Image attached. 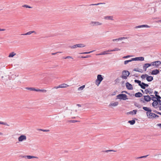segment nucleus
<instances>
[{"label": "nucleus", "instance_id": "obj_5", "mask_svg": "<svg viewBox=\"0 0 161 161\" xmlns=\"http://www.w3.org/2000/svg\"><path fill=\"white\" fill-rule=\"evenodd\" d=\"M85 47V45H84L83 44H76L72 46H70L69 47L71 49H73L76 48L77 47Z\"/></svg>", "mask_w": 161, "mask_h": 161}, {"label": "nucleus", "instance_id": "obj_59", "mask_svg": "<svg viewBox=\"0 0 161 161\" xmlns=\"http://www.w3.org/2000/svg\"><path fill=\"white\" fill-rule=\"evenodd\" d=\"M157 114L161 115V113L160 112L157 113Z\"/></svg>", "mask_w": 161, "mask_h": 161}, {"label": "nucleus", "instance_id": "obj_61", "mask_svg": "<svg viewBox=\"0 0 161 161\" xmlns=\"http://www.w3.org/2000/svg\"><path fill=\"white\" fill-rule=\"evenodd\" d=\"M3 135V133L1 132H0V135Z\"/></svg>", "mask_w": 161, "mask_h": 161}, {"label": "nucleus", "instance_id": "obj_63", "mask_svg": "<svg viewBox=\"0 0 161 161\" xmlns=\"http://www.w3.org/2000/svg\"><path fill=\"white\" fill-rule=\"evenodd\" d=\"M158 22H161V19L158 20Z\"/></svg>", "mask_w": 161, "mask_h": 161}, {"label": "nucleus", "instance_id": "obj_11", "mask_svg": "<svg viewBox=\"0 0 161 161\" xmlns=\"http://www.w3.org/2000/svg\"><path fill=\"white\" fill-rule=\"evenodd\" d=\"M144 92L146 94H147L148 93L151 94L153 93V91L151 88H149L145 89L144 91Z\"/></svg>", "mask_w": 161, "mask_h": 161}, {"label": "nucleus", "instance_id": "obj_60", "mask_svg": "<svg viewBox=\"0 0 161 161\" xmlns=\"http://www.w3.org/2000/svg\"><path fill=\"white\" fill-rule=\"evenodd\" d=\"M154 112H155V113H157H157H159L158 112L156 111H154Z\"/></svg>", "mask_w": 161, "mask_h": 161}, {"label": "nucleus", "instance_id": "obj_48", "mask_svg": "<svg viewBox=\"0 0 161 161\" xmlns=\"http://www.w3.org/2000/svg\"><path fill=\"white\" fill-rule=\"evenodd\" d=\"M133 70L135 71H137L138 72H142V71H139V70H138V69H134Z\"/></svg>", "mask_w": 161, "mask_h": 161}, {"label": "nucleus", "instance_id": "obj_13", "mask_svg": "<svg viewBox=\"0 0 161 161\" xmlns=\"http://www.w3.org/2000/svg\"><path fill=\"white\" fill-rule=\"evenodd\" d=\"M144 99L145 101L149 102L151 100V98L148 95L144 96Z\"/></svg>", "mask_w": 161, "mask_h": 161}, {"label": "nucleus", "instance_id": "obj_2", "mask_svg": "<svg viewBox=\"0 0 161 161\" xmlns=\"http://www.w3.org/2000/svg\"><path fill=\"white\" fill-rule=\"evenodd\" d=\"M130 75V73L128 71L126 70H123L122 72V75L121 76V78L123 79L126 80Z\"/></svg>", "mask_w": 161, "mask_h": 161}, {"label": "nucleus", "instance_id": "obj_40", "mask_svg": "<svg viewBox=\"0 0 161 161\" xmlns=\"http://www.w3.org/2000/svg\"><path fill=\"white\" fill-rule=\"evenodd\" d=\"M108 52H111V51H108V50L107 51H104V52H102L103 55L108 54Z\"/></svg>", "mask_w": 161, "mask_h": 161}, {"label": "nucleus", "instance_id": "obj_35", "mask_svg": "<svg viewBox=\"0 0 161 161\" xmlns=\"http://www.w3.org/2000/svg\"><path fill=\"white\" fill-rule=\"evenodd\" d=\"M25 157H26V158L28 159H31V158H36V157H35L34 156H30V155L26 156H25Z\"/></svg>", "mask_w": 161, "mask_h": 161}, {"label": "nucleus", "instance_id": "obj_44", "mask_svg": "<svg viewBox=\"0 0 161 161\" xmlns=\"http://www.w3.org/2000/svg\"><path fill=\"white\" fill-rule=\"evenodd\" d=\"M104 152H105L107 153V152H116V151L113 150H107L105 151H104Z\"/></svg>", "mask_w": 161, "mask_h": 161}, {"label": "nucleus", "instance_id": "obj_30", "mask_svg": "<svg viewBox=\"0 0 161 161\" xmlns=\"http://www.w3.org/2000/svg\"><path fill=\"white\" fill-rule=\"evenodd\" d=\"M142 86H143L144 87V88H142L143 89H145V87H148V85L147 84H145L144 82L142 83Z\"/></svg>", "mask_w": 161, "mask_h": 161}, {"label": "nucleus", "instance_id": "obj_57", "mask_svg": "<svg viewBox=\"0 0 161 161\" xmlns=\"http://www.w3.org/2000/svg\"><path fill=\"white\" fill-rule=\"evenodd\" d=\"M5 30L4 29H0V31H4Z\"/></svg>", "mask_w": 161, "mask_h": 161}, {"label": "nucleus", "instance_id": "obj_7", "mask_svg": "<svg viewBox=\"0 0 161 161\" xmlns=\"http://www.w3.org/2000/svg\"><path fill=\"white\" fill-rule=\"evenodd\" d=\"M26 139V136L25 135H21L18 138L19 142H21L24 141H25Z\"/></svg>", "mask_w": 161, "mask_h": 161}, {"label": "nucleus", "instance_id": "obj_29", "mask_svg": "<svg viewBox=\"0 0 161 161\" xmlns=\"http://www.w3.org/2000/svg\"><path fill=\"white\" fill-rule=\"evenodd\" d=\"M85 86L84 85L78 88V91H82L85 88Z\"/></svg>", "mask_w": 161, "mask_h": 161}, {"label": "nucleus", "instance_id": "obj_36", "mask_svg": "<svg viewBox=\"0 0 161 161\" xmlns=\"http://www.w3.org/2000/svg\"><path fill=\"white\" fill-rule=\"evenodd\" d=\"M132 61H133V60H132V58L131 60H126L124 61V64H128L129 62Z\"/></svg>", "mask_w": 161, "mask_h": 161}, {"label": "nucleus", "instance_id": "obj_17", "mask_svg": "<svg viewBox=\"0 0 161 161\" xmlns=\"http://www.w3.org/2000/svg\"><path fill=\"white\" fill-rule=\"evenodd\" d=\"M127 37H120L118 39H114L112 40V41L113 42H115L116 41H119V40H122L124 39H127Z\"/></svg>", "mask_w": 161, "mask_h": 161}, {"label": "nucleus", "instance_id": "obj_49", "mask_svg": "<svg viewBox=\"0 0 161 161\" xmlns=\"http://www.w3.org/2000/svg\"><path fill=\"white\" fill-rule=\"evenodd\" d=\"M62 53V52H57L54 53H52V55H55V54H56L57 53Z\"/></svg>", "mask_w": 161, "mask_h": 161}, {"label": "nucleus", "instance_id": "obj_55", "mask_svg": "<svg viewBox=\"0 0 161 161\" xmlns=\"http://www.w3.org/2000/svg\"><path fill=\"white\" fill-rule=\"evenodd\" d=\"M59 85L58 86H56V87H55V88H56V89H57V88H61V87H59Z\"/></svg>", "mask_w": 161, "mask_h": 161}, {"label": "nucleus", "instance_id": "obj_16", "mask_svg": "<svg viewBox=\"0 0 161 161\" xmlns=\"http://www.w3.org/2000/svg\"><path fill=\"white\" fill-rule=\"evenodd\" d=\"M135 82L138 84L139 86H140L142 88H144L143 86H142V83L141 81L137 80H134Z\"/></svg>", "mask_w": 161, "mask_h": 161}, {"label": "nucleus", "instance_id": "obj_21", "mask_svg": "<svg viewBox=\"0 0 161 161\" xmlns=\"http://www.w3.org/2000/svg\"><path fill=\"white\" fill-rule=\"evenodd\" d=\"M143 27H145L147 28H149L150 27V26L147 25H139L137 26H136L135 27V28H142Z\"/></svg>", "mask_w": 161, "mask_h": 161}, {"label": "nucleus", "instance_id": "obj_15", "mask_svg": "<svg viewBox=\"0 0 161 161\" xmlns=\"http://www.w3.org/2000/svg\"><path fill=\"white\" fill-rule=\"evenodd\" d=\"M159 73V70L156 69L152 71L151 72V74L152 75H156L157 74H158Z\"/></svg>", "mask_w": 161, "mask_h": 161}, {"label": "nucleus", "instance_id": "obj_10", "mask_svg": "<svg viewBox=\"0 0 161 161\" xmlns=\"http://www.w3.org/2000/svg\"><path fill=\"white\" fill-rule=\"evenodd\" d=\"M132 60L135 61H143L144 60V58L142 57H136L135 58H132Z\"/></svg>", "mask_w": 161, "mask_h": 161}, {"label": "nucleus", "instance_id": "obj_54", "mask_svg": "<svg viewBox=\"0 0 161 161\" xmlns=\"http://www.w3.org/2000/svg\"><path fill=\"white\" fill-rule=\"evenodd\" d=\"M97 55H103V53L96 54Z\"/></svg>", "mask_w": 161, "mask_h": 161}, {"label": "nucleus", "instance_id": "obj_4", "mask_svg": "<svg viewBox=\"0 0 161 161\" xmlns=\"http://www.w3.org/2000/svg\"><path fill=\"white\" fill-rule=\"evenodd\" d=\"M117 99L120 100H125L127 99V96L124 94H120L117 96Z\"/></svg>", "mask_w": 161, "mask_h": 161}, {"label": "nucleus", "instance_id": "obj_41", "mask_svg": "<svg viewBox=\"0 0 161 161\" xmlns=\"http://www.w3.org/2000/svg\"><path fill=\"white\" fill-rule=\"evenodd\" d=\"M155 96L157 97V101H158V102H159V100H160V99L161 98V97H160V96H159L157 94H156Z\"/></svg>", "mask_w": 161, "mask_h": 161}, {"label": "nucleus", "instance_id": "obj_23", "mask_svg": "<svg viewBox=\"0 0 161 161\" xmlns=\"http://www.w3.org/2000/svg\"><path fill=\"white\" fill-rule=\"evenodd\" d=\"M69 86L67 84L64 83L59 85V87H61V88H66Z\"/></svg>", "mask_w": 161, "mask_h": 161}, {"label": "nucleus", "instance_id": "obj_46", "mask_svg": "<svg viewBox=\"0 0 161 161\" xmlns=\"http://www.w3.org/2000/svg\"><path fill=\"white\" fill-rule=\"evenodd\" d=\"M147 156H148V155L140 157H138V158H145L147 157Z\"/></svg>", "mask_w": 161, "mask_h": 161}, {"label": "nucleus", "instance_id": "obj_25", "mask_svg": "<svg viewBox=\"0 0 161 161\" xmlns=\"http://www.w3.org/2000/svg\"><path fill=\"white\" fill-rule=\"evenodd\" d=\"M105 19L113 20V17L112 16H107L104 18Z\"/></svg>", "mask_w": 161, "mask_h": 161}, {"label": "nucleus", "instance_id": "obj_32", "mask_svg": "<svg viewBox=\"0 0 161 161\" xmlns=\"http://www.w3.org/2000/svg\"><path fill=\"white\" fill-rule=\"evenodd\" d=\"M128 122L130 125H133L135 123V121L134 120H131L129 121Z\"/></svg>", "mask_w": 161, "mask_h": 161}, {"label": "nucleus", "instance_id": "obj_14", "mask_svg": "<svg viewBox=\"0 0 161 161\" xmlns=\"http://www.w3.org/2000/svg\"><path fill=\"white\" fill-rule=\"evenodd\" d=\"M151 65V64H145L143 66V69L145 71H146L147 70V68L150 66Z\"/></svg>", "mask_w": 161, "mask_h": 161}, {"label": "nucleus", "instance_id": "obj_18", "mask_svg": "<svg viewBox=\"0 0 161 161\" xmlns=\"http://www.w3.org/2000/svg\"><path fill=\"white\" fill-rule=\"evenodd\" d=\"M91 24L93 25H102L101 23L97 22H92Z\"/></svg>", "mask_w": 161, "mask_h": 161}, {"label": "nucleus", "instance_id": "obj_62", "mask_svg": "<svg viewBox=\"0 0 161 161\" xmlns=\"http://www.w3.org/2000/svg\"><path fill=\"white\" fill-rule=\"evenodd\" d=\"M115 94H116V92H114V94H112V95H115Z\"/></svg>", "mask_w": 161, "mask_h": 161}, {"label": "nucleus", "instance_id": "obj_42", "mask_svg": "<svg viewBox=\"0 0 161 161\" xmlns=\"http://www.w3.org/2000/svg\"><path fill=\"white\" fill-rule=\"evenodd\" d=\"M94 51L93 50V51H90V52H85L82 53H81L80 54H89V53H91L92 52H93Z\"/></svg>", "mask_w": 161, "mask_h": 161}, {"label": "nucleus", "instance_id": "obj_50", "mask_svg": "<svg viewBox=\"0 0 161 161\" xmlns=\"http://www.w3.org/2000/svg\"><path fill=\"white\" fill-rule=\"evenodd\" d=\"M130 57V56L128 55L127 56H125L123 57V58H126Z\"/></svg>", "mask_w": 161, "mask_h": 161}, {"label": "nucleus", "instance_id": "obj_6", "mask_svg": "<svg viewBox=\"0 0 161 161\" xmlns=\"http://www.w3.org/2000/svg\"><path fill=\"white\" fill-rule=\"evenodd\" d=\"M119 104V102H111L109 105V107L113 108L114 107L117 106Z\"/></svg>", "mask_w": 161, "mask_h": 161}, {"label": "nucleus", "instance_id": "obj_64", "mask_svg": "<svg viewBox=\"0 0 161 161\" xmlns=\"http://www.w3.org/2000/svg\"><path fill=\"white\" fill-rule=\"evenodd\" d=\"M155 93H156V94H157L158 93V92L156 91H155Z\"/></svg>", "mask_w": 161, "mask_h": 161}, {"label": "nucleus", "instance_id": "obj_28", "mask_svg": "<svg viewBox=\"0 0 161 161\" xmlns=\"http://www.w3.org/2000/svg\"><path fill=\"white\" fill-rule=\"evenodd\" d=\"M36 92H47V90L45 89H36Z\"/></svg>", "mask_w": 161, "mask_h": 161}, {"label": "nucleus", "instance_id": "obj_53", "mask_svg": "<svg viewBox=\"0 0 161 161\" xmlns=\"http://www.w3.org/2000/svg\"><path fill=\"white\" fill-rule=\"evenodd\" d=\"M97 55H103V53L96 54Z\"/></svg>", "mask_w": 161, "mask_h": 161}, {"label": "nucleus", "instance_id": "obj_1", "mask_svg": "<svg viewBox=\"0 0 161 161\" xmlns=\"http://www.w3.org/2000/svg\"><path fill=\"white\" fill-rule=\"evenodd\" d=\"M146 114L147 117L150 119H153L159 117L158 115L156 114L152 113V111L149 112H147Z\"/></svg>", "mask_w": 161, "mask_h": 161}, {"label": "nucleus", "instance_id": "obj_58", "mask_svg": "<svg viewBox=\"0 0 161 161\" xmlns=\"http://www.w3.org/2000/svg\"><path fill=\"white\" fill-rule=\"evenodd\" d=\"M138 70H139V71H142L141 72H140L141 73H142L143 72L142 70V69H138Z\"/></svg>", "mask_w": 161, "mask_h": 161}, {"label": "nucleus", "instance_id": "obj_39", "mask_svg": "<svg viewBox=\"0 0 161 161\" xmlns=\"http://www.w3.org/2000/svg\"><path fill=\"white\" fill-rule=\"evenodd\" d=\"M0 124L3 125H7L8 126H9V125L8 124L6 123H4V122H1V121H0Z\"/></svg>", "mask_w": 161, "mask_h": 161}, {"label": "nucleus", "instance_id": "obj_34", "mask_svg": "<svg viewBox=\"0 0 161 161\" xmlns=\"http://www.w3.org/2000/svg\"><path fill=\"white\" fill-rule=\"evenodd\" d=\"M63 58L64 59H71L72 60L74 59L73 58L72 56H66L65 57H64V58Z\"/></svg>", "mask_w": 161, "mask_h": 161}, {"label": "nucleus", "instance_id": "obj_12", "mask_svg": "<svg viewBox=\"0 0 161 161\" xmlns=\"http://www.w3.org/2000/svg\"><path fill=\"white\" fill-rule=\"evenodd\" d=\"M34 33L35 34H36V33L35 31H30L27 32L26 33L23 34H21V35H30L32 33Z\"/></svg>", "mask_w": 161, "mask_h": 161}, {"label": "nucleus", "instance_id": "obj_19", "mask_svg": "<svg viewBox=\"0 0 161 161\" xmlns=\"http://www.w3.org/2000/svg\"><path fill=\"white\" fill-rule=\"evenodd\" d=\"M158 104H159L158 101L157 100H155L153 101L152 104V105L153 107H154L155 108H156V107L158 105Z\"/></svg>", "mask_w": 161, "mask_h": 161}, {"label": "nucleus", "instance_id": "obj_45", "mask_svg": "<svg viewBox=\"0 0 161 161\" xmlns=\"http://www.w3.org/2000/svg\"><path fill=\"white\" fill-rule=\"evenodd\" d=\"M102 3H98L97 4H90V5H98L100 4H102Z\"/></svg>", "mask_w": 161, "mask_h": 161}, {"label": "nucleus", "instance_id": "obj_8", "mask_svg": "<svg viewBox=\"0 0 161 161\" xmlns=\"http://www.w3.org/2000/svg\"><path fill=\"white\" fill-rule=\"evenodd\" d=\"M152 64L153 65H156L157 67H158L160 65L161 62L159 61H157L152 62Z\"/></svg>", "mask_w": 161, "mask_h": 161}, {"label": "nucleus", "instance_id": "obj_52", "mask_svg": "<svg viewBox=\"0 0 161 161\" xmlns=\"http://www.w3.org/2000/svg\"><path fill=\"white\" fill-rule=\"evenodd\" d=\"M70 122H73V123H75V122H77V121H76V120H71L70 121Z\"/></svg>", "mask_w": 161, "mask_h": 161}, {"label": "nucleus", "instance_id": "obj_27", "mask_svg": "<svg viewBox=\"0 0 161 161\" xmlns=\"http://www.w3.org/2000/svg\"><path fill=\"white\" fill-rule=\"evenodd\" d=\"M25 89L28 90H30L31 91H36V89L33 87H25Z\"/></svg>", "mask_w": 161, "mask_h": 161}, {"label": "nucleus", "instance_id": "obj_31", "mask_svg": "<svg viewBox=\"0 0 161 161\" xmlns=\"http://www.w3.org/2000/svg\"><path fill=\"white\" fill-rule=\"evenodd\" d=\"M147 75H148L147 74L142 75L141 76V77L142 79H145V78L147 79Z\"/></svg>", "mask_w": 161, "mask_h": 161}, {"label": "nucleus", "instance_id": "obj_9", "mask_svg": "<svg viewBox=\"0 0 161 161\" xmlns=\"http://www.w3.org/2000/svg\"><path fill=\"white\" fill-rule=\"evenodd\" d=\"M126 86L127 88L129 90H132L133 89V86L132 85L128 82L126 83Z\"/></svg>", "mask_w": 161, "mask_h": 161}, {"label": "nucleus", "instance_id": "obj_22", "mask_svg": "<svg viewBox=\"0 0 161 161\" xmlns=\"http://www.w3.org/2000/svg\"><path fill=\"white\" fill-rule=\"evenodd\" d=\"M146 80L148 81H151L153 80V77L152 76L148 75Z\"/></svg>", "mask_w": 161, "mask_h": 161}, {"label": "nucleus", "instance_id": "obj_3", "mask_svg": "<svg viewBox=\"0 0 161 161\" xmlns=\"http://www.w3.org/2000/svg\"><path fill=\"white\" fill-rule=\"evenodd\" d=\"M103 80V78L102 75H98L97 76V79L95 81L96 84L98 86Z\"/></svg>", "mask_w": 161, "mask_h": 161}, {"label": "nucleus", "instance_id": "obj_24", "mask_svg": "<svg viewBox=\"0 0 161 161\" xmlns=\"http://www.w3.org/2000/svg\"><path fill=\"white\" fill-rule=\"evenodd\" d=\"M142 108L145 111H147V112H149L151 111H152L150 108L147 107H143Z\"/></svg>", "mask_w": 161, "mask_h": 161}, {"label": "nucleus", "instance_id": "obj_33", "mask_svg": "<svg viewBox=\"0 0 161 161\" xmlns=\"http://www.w3.org/2000/svg\"><path fill=\"white\" fill-rule=\"evenodd\" d=\"M120 49L117 48H116L113 50H108V51H111V52H113V51H120Z\"/></svg>", "mask_w": 161, "mask_h": 161}, {"label": "nucleus", "instance_id": "obj_20", "mask_svg": "<svg viewBox=\"0 0 161 161\" xmlns=\"http://www.w3.org/2000/svg\"><path fill=\"white\" fill-rule=\"evenodd\" d=\"M16 55V53L14 52H12L9 54L8 57L9 58H13L14 56Z\"/></svg>", "mask_w": 161, "mask_h": 161}, {"label": "nucleus", "instance_id": "obj_37", "mask_svg": "<svg viewBox=\"0 0 161 161\" xmlns=\"http://www.w3.org/2000/svg\"><path fill=\"white\" fill-rule=\"evenodd\" d=\"M22 7H23L26 8H32V7H31L29 6H28V5H26V4H25V5H23Z\"/></svg>", "mask_w": 161, "mask_h": 161}, {"label": "nucleus", "instance_id": "obj_47", "mask_svg": "<svg viewBox=\"0 0 161 161\" xmlns=\"http://www.w3.org/2000/svg\"><path fill=\"white\" fill-rule=\"evenodd\" d=\"M131 113H133L134 114H136L137 112V110H134L132 111L131 112Z\"/></svg>", "mask_w": 161, "mask_h": 161}, {"label": "nucleus", "instance_id": "obj_26", "mask_svg": "<svg viewBox=\"0 0 161 161\" xmlns=\"http://www.w3.org/2000/svg\"><path fill=\"white\" fill-rule=\"evenodd\" d=\"M142 94L140 92L136 93L135 94V96L136 97H142Z\"/></svg>", "mask_w": 161, "mask_h": 161}, {"label": "nucleus", "instance_id": "obj_56", "mask_svg": "<svg viewBox=\"0 0 161 161\" xmlns=\"http://www.w3.org/2000/svg\"><path fill=\"white\" fill-rule=\"evenodd\" d=\"M157 125L161 128V124H158Z\"/></svg>", "mask_w": 161, "mask_h": 161}, {"label": "nucleus", "instance_id": "obj_43", "mask_svg": "<svg viewBox=\"0 0 161 161\" xmlns=\"http://www.w3.org/2000/svg\"><path fill=\"white\" fill-rule=\"evenodd\" d=\"M158 105L159 106V109L161 110V101L160 100H159Z\"/></svg>", "mask_w": 161, "mask_h": 161}, {"label": "nucleus", "instance_id": "obj_38", "mask_svg": "<svg viewBox=\"0 0 161 161\" xmlns=\"http://www.w3.org/2000/svg\"><path fill=\"white\" fill-rule=\"evenodd\" d=\"M38 130L42 131L43 132H49V130H43L42 129H38Z\"/></svg>", "mask_w": 161, "mask_h": 161}, {"label": "nucleus", "instance_id": "obj_51", "mask_svg": "<svg viewBox=\"0 0 161 161\" xmlns=\"http://www.w3.org/2000/svg\"><path fill=\"white\" fill-rule=\"evenodd\" d=\"M91 57V56L90 55H87L86 56H84V58H89V57Z\"/></svg>", "mask_w": 161, "mask_h": 161}]
</instances>
